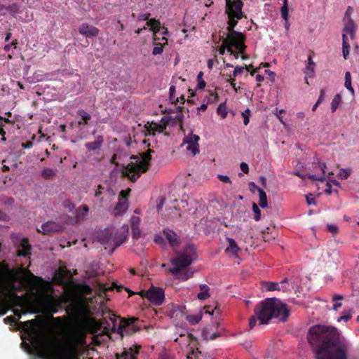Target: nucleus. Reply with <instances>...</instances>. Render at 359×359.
<instances>
[{
  "label": "nucleus",
  "mask_w": 359,
  "mask_h": 359,
  "mask_svg": "<svg viewBox=\"0 0 359 359\" xmlns=\"http://www.w3.org/2000/svg\"><path fill=\"white\" fill-rule=\"evenodd\" d=\"M307 339L316 359H348L350 344L334 327L314 325L309 329Z\"/></svg>",
  "instance_id": "1"
},
{
  "label": "nucleus",
  "mask_w": 359,
  "mask_h": 359,
  "mask_svg": "<svg viewBox=\"0 0 359 359\" xmlns=\"http://www.w3.org/2000/svg\"><path fill=\"white\" fill-rule=\"evenodd\" d=\"M243 6V2L242 1L233 3H230L229 0L226 1L225 13L228 15L229 18L226 29L229 33L227 34L226 39H224V43L229 42L241 53H243L247 48L244 43L245 36L243 33L234 30V27L237 25L238 20L242 19L243 17V13L242 11Z\"/></svg>",
  "instance_id": "2"
},
{
  "label": "nucleus",
  "mask_w": 359,
  "mask_h": 359,
  "mask_svg": "<svg viewBox=\"0 0 359 359\" xmlns=\"http://www.w3.org/2000/svg\"><path fill=\"white\" fill-rule=\"evenodd\" d=\"M255 313L259 321V325L267 324L273 318L281 322H285L290 315L287 304L280 299L272 297L266 298L258 304L255 308Z\"/></svg>",
  "instance_id": "3"
},
{
  "label": "nucleus",
  "mask_w": 359,
  "mask_h": 359,
  "mask_svg": "<svg viewBox=\"0 0 359 359\" xmlns=\"http://www.w3.org/2000/svg\"><path fill=\"white\" fill-rule=\"evenodd\" d=\"M196 248L192 243L187 244L181 252H178L176 257L170 260L174 265L169 269L170 273L178 279L184 281L191 278L194 271L187 269L196 258Z\"/></svg>",
  "instance_id": "4"
},
{
  "label": "nucleus",
  "mask_w": 359,
  "mask_h": 359,
  "mask_svg": "<svg viewBox=\"0 0 359 359\" xmlns=\"http://www.w3.org/2000/svg\"><path fill=\"white\" fill-rule=\"evenodd\" d=\"M128 229V225H123L120 229L106 230L97 236V241L102 245L113 246L110 250V254H112L116 248L127 241Z\"/></svg>",
  "instance_id": "5"
},
{
  "label": "nucleus",
  "mask_w": 359,
  "mask_h": 359,
  "mask_svg": "<svg viewBox=\"0 0 359 359\" xmlns=\"http://www.w3.org/2000/svg\"><path fill=\"white\" fill-rule=\"evenodd\" d=\"M78 341L74 332L69 333L56 352L57 359H77Z\"/></svg>",
  "instance_id": "6"
},
{
  "label": "nucleus",
  "mask_w": 359,
  "mask_h": 359,
  "mask_svg": "<svg viewBox=\"0 0 359 359\" xmlns=\"http://www.w3.org/2000/svg\"><path fill=\"white\" fill-rule=\"evenodd\" d=\"M130 158L135 159L137 164L133 163H129L126 168V175L134 182L140 177L142 173L147 172L150 165V163L139 160V158L135 156H132Z\"/></svg>",
  "instance_id": "7"
},
{
  "label": "nucleus",
  "mask_w": 359,
  "mask_h": 359,
  "mask_svg": "<svg viewBox=\"0 0 359 359\" xmlns=\"http://www.w3.org/2000/svg\"><path fill=\"white\" fill-rule=\"evenodd\" d=\"M140 294L143 298H147L156 306L162 305L165 300V292L161 287L152 285L149 290L141 291Z\"/></svg>",
  "instance_id": "8"
},
{
  "label": "nucleus",
  "mask_w": 359,
  "mask_h": 359,
  "mask_svg": "<svg viewBox=\"0 0 359 359\" xmlns=\"http://www.w3.org/2000/svg\"><path fill=\"white\" fill-rule=\"evenodd\" d=\"M20 297L15 293H10L8 299L0 304V316H4L12 307L18 305Z\"/></svg>",
  "instance_id": "9"
},
{
  "label": "nucleus",
  "mask_w": 359,
  "mask_h": 359,
  "mask_svg": "<svg viewBox=\"0 0 359 359\" xmlns=\"http://www.w3.org/2000/svg\"><path fill=\"white\" fill-rule=\"evenodd\" d=\"M41 231L43 233H50L54 232H60L64 229V225L61 223L56 222L52 220L48 221L41 226Z\"/></svg>",
  "instance_id": "10"
},
{
  "label": "nucleus",
  "mask_w": 359,
  "mask_h": 359,
  "mask_svg": "<svg viewBox=\"0 0 359 359\" xmlns=\"http://www.w3.org/2000/svg\"><path fill=\"white\" fill-rule=\"evenodd\" d=\"M78 31L80 34L86 36V38L91 36L96 37L100 33L98 28L88 23L81 24L78 28Z\"/></svg>",
  "instance_id": "11"
},
{
  "label": "nucleus",
  "mask_w": 359,
  "mask_h": 359,
  "mask_svg": "<svg viewBox=\"0 0 359 359\" xmlns=\"http://www.w3.org/2000/svg\"><path fill=\"white\" fill-rule=\"evenodd\" d=\"M163 233L172 247H178L180 245V238L173 230L166 228L163 230Z\"/></svg>",
  "instance_id": "12"
},
{
  "label": "nucleus",
  "mask_w": 359,
  "mask_h": 359,
  "mask_svg": "<svg viewBox=\"0 0 359 359\" xmlns=\"http://www.w3.org/2000/svg\"><path fill=\"white\" fill-rule=\"evenodd\" d=\"M104 143V137L102 135H97L95 140L93 142H86L85 147L88 151H97L100 150Z\"/></svg>",
  "instance_id": "13"
},
{
  "label": "nucleus",
  "mask_w": 359,
  "mask_h": 359,
  "mask_svg": "<svg viewBox=\"0 0 359 359\" xmlns=\"http://www.w3.org/2000/svg\"><path fill=\"white\" fill-rule=\"evenodd\" d=\"M31 249L32 247L29 243V240L24 238L20 242V248L18 250L17 255L18 257H27L31 254Z\"/></svg>",
  "instance_id": "14"
},
{
  "label": "nucleus",
  "mask_w": 359,
  "mask_h": 359,
  "mask_svg": "<svg viewBox=\"0 0 359 359\" xmlns=\"http://www.w3.org/2000/svg\"><path fill=\"white\" fill-rule=\"evenodd\" d=\"M135 318L125 319V335H131L140 330V327L135 325Z\"/></svg>",
  "instance_id": "15"
},
{
  "label": "nucleus",
  "mask_w": 359,
  "mask_h": 359,
  "mask_svg": "<svg viewBox=\"0 0 359 359\" xmlns=\"http://www.w3.org/2000/svg\"><path fill=\"white\" fill-rule=\"evenodd\" d=\"M356 32V26L351 18H348L347 22L345 24L343 28V34H349L351 39H354L355 34Z\"/></svg>",
  "instance_id": "16"
},
{
  "label": "nucleus",
  "mask_w": 359,
  "mask_h": 359,
  "mask_svg": "<svg viewBox=\"0 0 359 359\" xmlns=\"http://www.w3.org/2000/svg\"><path fill=\"white\" fill-rule=\"evenodd\" d=\"M110 320L112 323V330L116 332L118 334L121 336L125 335V320H123L122 323H120L117 325V320L116 318V316L112 315L110 317Z\"/></svg>",
  "instance_id": "17"
},
{
  "label": "nucleus",
  "mask_w": 359,
  "mask_h": 359,
  "mask_svg": "<svg viewBox=\"0 0 359 359\" xmlns=\"http://www.w3.org/2000/svg\"><path fill=\"white\" fill-rule=\"evenodd\" d=\"M227 242L229 243V246L226 249V252L231 253L233 256H237L238 252L241 250L240 248L238 246L236 242L233 238H227Z\"/></svg>",
  "instance_id": "18"
},
{
  "label": "nucleus",
  "mask_w": 359,
  "mask_h": 359,
  "mask_svg": "<svg viewBox=\"0 0 359 359\" xmlns=\"http://www.w3.org/2000/svg\"><path fill=\"white\" fill-rule=\"evenodd\" d=\"M201 292L197 294V297L200 300H205L210 297V287L206 284H201L200 286Z\"/></svg>",
  "instance_id": "19"
},
{
  "label": "nucleus",
  "mask_w": 359,
  "mask_h": 359,
  "mask_svg": "<svg viewBox=\"0 0 359 359\" xmlns=\"http://www.w3.org/2000/svg\"><path fill=\"white\" fill-rule=\"evenodd\" d=\"M350 45L346 34H342V54L345 60H347L349 55Z\"/></svg>",
  "instance_id": "20"
},
{
  "label": "nucleus",
  "mask_w": 359,
  "mask_h": 359,
  "mask_svg": "<svg viewBox=\"0 0 359 359\" xmlns=\"http://www.w3.org/2000/svg\"><path fill=\"white\" fill-rule=\"evenodd\" d=\"M200 137L197 135L193 134L192 132L189 133L184 137L183 143L187 144H198Z\"/></svg>",
  "instance_id": "21"
},
{
  "label": "nucleus",
  "mask_w": 359,
  "mask_h": 359,
  "mask_svg": "<svg viewBox=\"0 0 359 359\" xmlns=\"http://www.w3.org/2000/svg\"><path fill=\"white\" fill-rule=\"evenodd\" d=\"M76 114L78 116H81V118L83 120V121H78V123L79 125H81V124L88 125V121L91 119V116L90 114H88L84 109H79L76 111Z\"/></svg>",
  "instance_id": "22"
},
{
  "label": "nucleus",
  "mask_w": 359,
  "mask_h": 359,
  "mask_svg": "<svg viewBox=\"0 0 359 359\" xmlns=\"http://www.w3.org/2000/svg\"><path fill=\"white\" fill-rule=\"evenodd\" d=\"M307 60L308 63L306 65L304 73L311 77L314 74L316 63L313 61V58L311 55L308 56Z\"/></svg>",
  "instance_id": "23"
},
{
  "label": "nucleus",
  "mask_w": 359,
  "mask_h": 359,
  "mask_svg": "<svg viewBox=\"0 0 359 359\" xmlns=\"http://www.w3.org/2000/svg\"><path fill=\"white\" fill-rule=\"evenodd\" d=\"M128 210V205L126 202L119 201L114 208L115 215H123Z\"/></svg>",
  "instance_id": "24"
},
{
  "label": "nucleus",
  "mask_w": 359,
  "mask_h": 359,
  "mask_svg": "<svg viewBox=\"0 0 359 359\" xmlns=\"http://www.w3.org/2000/svg\"><path fill=\"white\" fill-rule=\"evenodd\" d=\"M259 205L262 208H265L268 205L266 194L262 189H259Z\"/></svg>",
  "instance_id": "25"
},
{
  "label": "nucleus",
  "mask_w": 359,
  "mask_h": 359,
  "mask_svg": "<svg viewBox=\"0 0 359 359\" xmlns=\"http://www.w3.org/2000/svg\"><path fill=\"white\" fill-rule=\"evenodd\" d=\"M41 175L46 180H53L55 177L56 173L53 169L45 168L43 169Z\"/></svg>",
  "instance_id": "26"
},
{
  "label": "nucleus",
  "mask_w": 359,
  "mask_h": 359,
  "mask_svg": "<svg viewBox=\"0 0 359 359\" xmlns=\"http://www.w3.org/2000/svg\"><path fill=\"white\" fill-rule=\"evenodd\" d=\"M160 22L156 20L155 18L147 20V26L149 27L152 31L155 33L158 32L160 29Z\"/></svg>",
  "instance_id": "27"
},
{
  "label": "nucleus",
  "mask_w": 359,
  "mask_h": 359,
  "mask_svg": "<svg viewBox=\"0 0 359 359\" xmlns=\"http://www.w3.org/2000/svg\"><path fill=\"white\" fill-rule=\"evenodd\" d=\"M77 289L82 294H90L92 292V288L90 285L86 283H80L77 285Z\"/></svg>",
  "instance_id": "28"
},
{
  "label": "nucleus",
  "mask_w": 359,
  "mask_h": 359,
  "mask_svg": "<svg viewBox=\"0 0 359 359\" xmlns=\"http://www.w3.org/2000/svg\"><path fill=\"white\" fill-rule=\"evenodd\" d=\"M202 313L197 314V315H187L186 316L187 320L191 324V325H196L198 323L201 318H202Z\"/></svg>",
  "instance_id": "29"
},
{
  "label": "nucleus",
  "mask_w": 359,
  "mask_h": 359,
  "mask_svg": "<svg viewBox=\"0 0 359 359\" xmlns=\"http://www.w3.org/2000/svg\"><path fill=\"white\" fill-rule=\"evenodd\" d=\"M341 102V96L340 94H337L334 97V98L331 102L332 112H334L337 109V108Z\"/></svg>",
  "instance_id": "30"
},
{
  "label": "nucleus",
  "mask_w": 359,
  "mask_h": 359,
  "mask_svg": "<svg viewBox=\"0 0 359 359\" xmlns=\"http://www.w3.org/2000/svg\"><path fill=\"white\" fill-rule=\"evenodd\" d=\"M138 352L134 353H132V349L125 351L121 356H118L117 359H137L136 355Z\"/></svg>",
  "instance_id": "31"
},
{
  "label": "nucleus",
  "mask_w": 359,
  "mask_h": 359,
  "mask_svg": "<svg viewBox=\"0 0 359 359\" xmlns=\"http://www.w3.org/2000/svg\"><path fill=\"white\" fill-rule=\"evenodd\" d=\"M217 113L221 116L222 118H225L227 116L226 103H220L217 109Z\"/></svg>",
  "instance_id": "32"
},
{
  "label": "nucleus",
  "mask_w": 359,
  "mask_h": 359,
  "mask_svg": "<svg viewBox=\"0 0 359 359\" xmlns=\"http://www.w3.org/2000/svg\"><path fill=\"white\" fill-rule=\"evenodd\" d=\"M351 172V169L341 168L337 174V176L341 180H346L350 176Z\"/></svg>",
  "instance_id": "33"
},
{
  "label": "nucleus",
  "mask_w": 359,
  "mask_h": 359,
  "mask_svg": "<svg viewBox=\"0 0 359 359\" xmlns=\"http://www.w3.org/2000/svg\"><path fill=\"white\" fill-rule=\"evenodd\" d=\"M203 75V72H200L197 75V81H198L197 89L203 90L206 86V83L202 78Z\"/></svg>",
  "instance_id": "34"
},
{
  "label": "nucleus",
  "mask_w": 359,
  "mask_h": 359,
  "mask_svg": "<svg viewBox=\"0 0 359 359\" xmlns=\"http://www.w3.org/2000/svg\"><path fill=\"white\" fill-rule=\"evenodd\" d=\"M20 6L17 3H14L11 5H8V6L5 7L6 10L11 13H18L20 11Z\"/></svg>",
  "instance_id": "35"
},
{
  "label": "nucleus",
  "mask_w": 359,
  "mask_h": 359,
  "mask_svg": "<svg viewBox=\"0 0 359 359\" xmlns=\"http://www.w3.org/2000/svg\"><path fill=\"white\" fill-rule=\"evenodd\" d=\"M252 210L254 212V219L255 221H259L261 219V210L259 206L255 203H252Z\"/></svg>",
  "instance_id": "36"
},
{
  "label": "nucleus",
  "mask_w": 359,
  "mask_h": 359,
  "mask_svg": "<svg viewBox=\"0 0 359 359\" xmlns=\"http://www.w3.org/2000/svg\"><path fill=\"white\" fill-rule=\"evenodd\" d=\"M281 17L285 21L289 19L288 5H283L280 8Z\"/></svg>",
  "instance_id": "37"
},
{
  "label": "nucleus",
  "mask_w": 359,
  "mask_h": 359,
  "mask_svg": "<svg viewBox=\"0 0 359 359\" xmlns=\"http://www.w3.org/2000/svg\"><path fill=\"white\" fill-rule=\"evenodd\" d=\"M267 290L269 291H274V290H280V283L277 282H268L267 283Z\"/></svg>",
  "instance_id": "38"
},
{
  "label": "nucleus",
  "mask_w": 359,
  "mask_h": 359,
  "mask_svg": "<svg viewBox=\"0 0 359 359\" xmlns=\"http://www.w3.org/2000/svg\"><path fill=\"white\" fill-rule=\"evenodd\" d=\"M184 121V115L183 114H177L175 116H172V125L175 124L176 122H178L180 123V129L183 130L182 123Z\"/></svg>",
  "instance_id": "39"
},
{
  "label": "nucleus",
  "mask_w": 359,
  "mask_h": 359,
  "mask_svg": "<svg viewBox=\"0 0 359 359\" xmlns=\"http://www.w3.org/2000/svg\"><path fill=\"white\" fill-rule=\"evenodd\" d=\"M175 93V86H171L169 89V99L172 102V104H177L179 102V99L177 98L175 100H174V95Z\"/></svg>",
  "instance_id": "40"
},
{
  "label": "nucleus",
  "mask_w": 359,
  "mask_h": 359,
  "mask_svg": "<svg viewBox=\"0 0 359 359\" xmlns=\"http://www.w3.org/2000/svg\"><path fill=\"white\" fill-rule=\"evenodd\" d=\"M241 115L243 117L244 125L247 126L250 122V116L251 115L250 109H246L244 111L242 112Z\"/></svg>",
  "instance_id": "41"
},
{
  "label": "nucleus",
  "mask_w": 359,
  "mask_h": 359,
  "mask_svg": "<svg viewBox=\"0 0 359 359\" xmlns=\"http://www.w3.org/2000/svg\"><path fill=\"white\" fill-rule=\"evenodd\" d=\"M205 313H207V314H209V315H214L215 313H216L217 315H219L220 313V311L219 310V309H217V306H215L213 309H212V306H207L205 307Z\"/></svg>",
  "instance_id": "42"
},
{
  "label": "nucleus",
  "mask_w": 359,
  "mask_h": 359,
  "mask_svg": "<svg viewBox=\"0 0 359 359\" xmlns=\"http://www.w3.org/2000/svg\"><path fill=\"white\" fill-rule=\"evenodd\" d=\"M154 152V150L149 149L147 151L142 153L141 155L142 160L145 161L147 163H150L151 159V154Z\"/></svg>",
  "instance_id": "43"
},
{
  "label": "nucleus",
  "mask_w": 359,
  "mask_h": 359,
  "mask_svg": "<svg viewBox=\"0 0 359 359\" xmlns=\"http://www.w3.org/2000/svg\"><path fill=\"white\" fill-rule=\"evenodd\" d=\"M132 237L135 240H138L141 236V230L139 226L131 227Z\"/></svg>",
  "instance_id": "44"
},
{
  "label": "nucleus",
  "mask_w": 359,
  "mask_h": 359,
  "mask_svg": "<svg viewBox=\"0 0 359 359\" xmlns=\"http://www.w3.org/2000/svg\"><path fill=\"white\" fill-rule=\"evenodd\" d=\"M161 125L164 126L165 128L170 123L172 124V116H164L161 119Z\"/></svg>",
  "instance_id": "45"
},
{
  "label": "nucleus",
  "mask_w": 359,
  "mask_h": 359,
  "mask_svg": "<svg viewBox=\"0 0 359 359\" xmlns=\"http://www.w3.org/2000/svg\"><path fill=\"white\" fill-rule=\"evenodd\" d=\"M163 46L161 43H158L156 44V46H155L153 48L152 54L154 55H161L163 53Z\"/></svg>",
  "instance_id": "46"
},
{
  "label": "nucleus",
  "mask_w": 359,
  "mask_h": 359,
  "mask_svg": "<svg viewBox=\"0 0 359 359\" xmlns=\"http://www.w3.org/2000/svg\"><path fill=\"white\" fill-rule=\"evenodd\" d=\"M63 205L65 208L69 209V211H72L75 208L74 203L69 199L65 200L63 202Z\"/></svg>",
  "instance_id": "47"
},
{
  "label": "nucleus",
  "mask_w": 359,
  "mask_h": 359,
  "mask_svg": "<svg viewBox=\"0 0 359 359\" xmlns=\"http://www.w3.org/2000/svg\"><path fill=\"white\" fill-rule=\"evenodd\" d=\"M165 201V198L164 197H160L156 201V203H156V210H157L158 212H160V211L162 210V208L164 205Z\"/></svg>",
  "instance_id": "48"
},
{
  "label": "nucleus",
  "mask_w": 359,
  "mask_h": 359,
  "mask_svg": "<svg viewBox=\"0 0 359 359\" xmlns=\"http://www.w3.org/2000/svg\"><path fill=\"white\" fill-rule=\"evenodd\" d=\"M344 86L346 88H351L352 86H351V73L349 72H346L345 73V83H344Z\"/></svg>",
  "instance_id": "49"
},
{
  "label": "nucleus",
  "mask_w": 359,
  "mask_h": 359,
  "mask_svg": "<svg viewBox=\"0 0 359 359\" xmlns=\"http://www.w3.org/2000/svg\"><path fill=\"white\" fill-rule=\"evenodd\" d=\"M199 144H188L187 150L191 151L194 155L199 153Z\"/></svg>",
  "instance_id": "50"
},
{
  "label": "nucleus",
  "mask_w": 359,
  "mask_h": 359,
  "mask_svg": "<svg viewBox=\"0 0 359 359\" xmlns=\"http://www.w3.org/2000/svg\"><path fill=\"white\" fill-rule=\"evenodd\" d=\"M222 45L219 48V53L220 55H224L227 47H232L233 46L229 42H224L222 41Z\"/></svg>",
  "instance_id": "51"
},
{
  "label": "nucleus",
  "mask_w": 359,
  "mask_h": 359,
  "mask_svg": "<svg viewBox=\"0 0 359 359\" xmlns=\"http://www.w3.org/2000/svg\"><path fill=\"white\" fill-rule=\"evenodd\" d=\"M313 163L318 165V166L322 170L323 176H325V169L326 168V164L325 163H320V161L317 158L316 159H314Z\"/></svg>",
  "instance_id": "52"
},
{
  "label": "nucleus",
  "mask_w": 359,
  "mask_h": 359,
  "mask_svg": "<svg viewBox=\"0 0 359 359\" xmlns=\"http://www.w3.org/2000/svg\"><path fill=\"white\" fill-rule=\"evenodd\" d=\"M306 177H309L310 180L313 181L323 182L325 180V176H318L316 175H307Z\"/></svg>",
  "instance_id": "53"
},
{
  "label": "nucleus",
  "mask_w": 359,
  "mask_h": 359,
  "mask_svg": "<svg viewBox=\"0 0 359 359\" xmlns=\"http://www.w3.org/2000/svg\"><path fill=\"white\" fill-rule=\"evenodd\" d=\"M182 109L183 108L182 107H176L174 109H165L163 112L164 113H168L169 114H172V113H177V114H179L180 112L182 111Z\"/></svg>",
  "instance_id": "54"
},
{
  "label": "nucleus",
  "mask_w": 359,
  "mask_h": 359,
  "mask_svg": "<svg viewBox=\"0 0 359 359\" xmlns=\"http://www.w3.org/2000/svg\"><path fill=\"white\" fill-rule=\"evenodd\" d=\"M258 320L257 317L256 316V314L255 313L254 316H252L249 319V326L250 329H252L257 323V320Z\"/></svg>",
  "instance_id": "55"
},
{
  "label": "nucleus",
  "mask_w": 359,
  "mask_h": 359,
  "mask_svg": "<svg viewBox=\"0 0 359 359\" xmlns=\"http://www.w3.org/2000/svg\"><path fill=\"white\" fill-rule=\"evenodd\" d=\"M173 311H179L182 313H184L186 311V306H185V305H180V304L174 305Z\"/></svg>",
  "instance_id": "56"
},
{
  "label": "nucleus",
  "mask_w": 359,
  "mask_h": 359,
  "mask_svg": "<svg viewBox=\"0 0 359 359\" xmlns=\"http://www.w3.org/2000/svg\"><path fill=\"white\" fill-rule=\"evenodd\" d=\"M327 229L330 232L332 233H337L338 232V227L335 224H328L327 225Z\"/></svg>",
  "instance_id": "57"
},
{
  "label": "nucleus",
  "mask_w": 359,
  "mask_h": 359,
  "mask_svg": "<svg viewBox=\"0 0 359 359\" xmlns=\"http://www.w3.org/2000/svg\"><path fill=\"white\" fill-rule=\"evenodd\" d=\"M217 177H218V179H219L222 182H224V183H229V184H231V180H230L229 177V176H227V175H220V174H219V175H217Z\"/></svg>",
  "instance_id": "58"
},
{
  "label": "nucleus",
  "mask_w": 359,
  "mask_h": 359,
  "mask_svg": "<svg viewBox=\"0 0 359 359\" xmlns=\"http://www.w3.org/2000/svg\"><path fill=\"white\" fill-rule=\"evenodd\" d=\"M244 68L241 66H236L234 68V70L233 72V76L234 77L237 76L238 74H242L243 72Z\"/></svg>",
  "instance_id": "59"
},
{
  "label": "nucleus",
  "mask_w": 359,
  "mask_h": 359,
  "mask_svg": "<svg viewBox=\"0 0 359 359\" xmlns=\"http://www.w3.org/2000/svg\"><path fill=\"white\" fill-rule=\"evenodd\" d=\"M325 89H321L320 90V96L317 100V104H320V103H322L325 99Z\"/></svg>",
  "instance_id": "60"
},
{
  "label": "nucleus",
  "mask_w": 359,
  "mask_h": 359,
  "mask_svg": "<svg viewBox=\"0 0 359 359\" xmlns=\"http://www.w3.org/2000/svg\"><path fill=\"white\" fill-rule=\"evenodd\" d=\"M154 242L156 244L163 245L164 243V238L161 235H156Z\"/></svg>",
  "instance_id": "61"
},
{
  "label": "nucleus",
  "mask_w": 359,
  "mask_h": 359,
  "mask_svg": "<svg viewBox=\"0 0 359 359\" xmlns=\"http://www.w3.org/2000/svg\"><path fill=\"white\" fill-rule=\"evenodd\" d=\"M140 224V218L137 217L133 216L131 218V227L139 226Z\"/></svg>",
  "instance_id": "62"
},
{
  "label": "nucleus",
  "mask_w": 359,
  "mask_h": 359,
  "mask_svg": "<svg viewBox=\"0 0 359 359\" xmlns=\"http://www.w3.org/2000/svg\"><path fill=\"white\" fill-rule=\"evenodd\" d=\"M249 188L250 191H252V193H255V190H257L259 192V189H260L259 187L257 186V184L254 182H249Z\"/></svg>",
  "instance_id": "63"
},
{
  "label": "nucleus",
  "mask_w": 359,
  "mask_h": 359,
  "mask_svg": "<svg viewBox=\"0 0 359 359\" xmlns=\"http://www.w3.org/2000/svg\"><path fill=\"white\" fill-rule=\"evenodd\" d=\"M240 168L244 173L248 174L249 172V167L246 163L242 162L240 164Z\"/></svg>",
  "instance_id": "64"
}]
</instances>
